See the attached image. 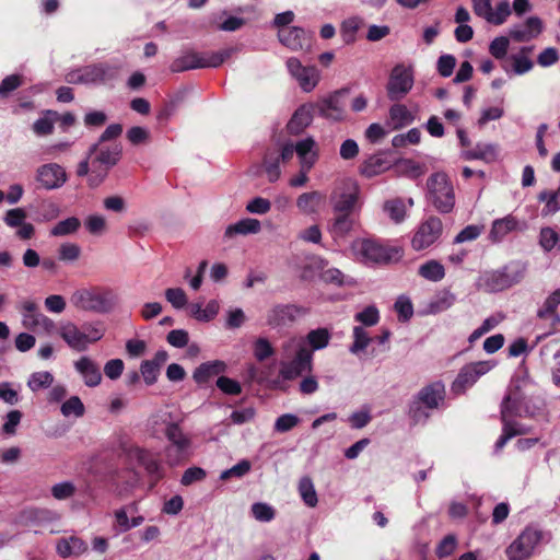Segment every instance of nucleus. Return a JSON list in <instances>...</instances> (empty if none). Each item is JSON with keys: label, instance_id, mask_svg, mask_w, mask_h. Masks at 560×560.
Masks as SVG:
<instances>
[{"label": "nucleus", "instance_id": "nucleus-14", "mask_svg": "<svg viewBox=\"0 0 560 560\" xmlns=\"http://www.w3.org/2000/svg\"><path fill=\"white\" fill-rule=\"evenodd\" d=\"M533 408L529 406L526 396L518 385L512 387L505 396L501 406V419L514 421V418L532 417Z\"/></svg>", "mask_w": 560, "mask_h": 560}, {"label": "nucleus", "instance_id": "nucleus-48", "mask_svg": "<svg viewBox=\"0 0 560 560\" xmlns=\"http://www.w3.org/2000/svg\"><path fill=\"white\" fill-rule=\"evenodd\" d=\"M328 266V261L320 256H310L306 258V262L303 267L302 277L307 279L313 277L315 273H322Z\"/></svg>", "mask_w": 560, "mask_h": 560}, {"label": "nucleus", "instance_id": "nucleus-30", "mask_svg": "<svg viewBox=\"0 0 560 560\" xmlns=\"http://www.w3.org/2000/svg\"><path fill=\"white\" fill-rule=\"evenodd\" d=\"M390 168V162L384 153H377L369 156L360 166V174L371 178L377 176Z\"/></svg>", "mask_w": 560, "mask_h": 560}, {"label": "nucleus", "instance_id": "nucleus-25", "mask_svg": "<svg viewBox=\"0 0 560 560\" xmlns=\"http://www.w3.org/2000/svg\"><path fill=\"white\" fill-rule=\"evenodd\" d=\"M88 550V544L78 536L62 537L56 541V552L59 557L67 559L80 557Z\"/></svg>", "mask_w": 560, "mask_h": 560}, {"label": "nucleus", "instance_id": "nucleus-49", "mask_svg": "<svg viewBox=\"0 0 560 560\" xmlns=\"http://www.w3.org/2000/svg\"><path fill=\"white\" fill-rule=\"evenodd\" d=\"M320 279L330 284L336 285H350L353 283V280L347 276H345L339 269L337 268H325V270L320 273Z\"/></svg>", "mask_w": 560, "mask_h": 560}, {"label": "nucleus", "instance_id": "nucleus-15", "mask_svg": "<svg viewBox=\"0 0 560 560\" xmlns=\"http://www.w3.org/2000/svg\"><path fill=\"white\" fill-rule=\"evenodd\" d=\"M289 74L298 82L302 91L310 93L318 84L320 72L315 66H304L296 57H290L285 61Z\"/></svg>", "mask_w": 560, "mask_h": 560}, {"label": "nucleus", "instance_id": "nucleus-31", "mask_svg": "<svg viewBox=\"0 0 560 560\" xmlns=\"http://www.w3.org/2000/svg\"><path fill=\"white\" fill-rule=\"evenodd\" d=\"M444 395V385L441 382H434L424 386L418 393V400L428 408H438L440 402L443 401Z\"/></svg>", "mask_w": 560, "mask_h": 560}, {"label": "nucleus", "instance_id": "nucleus-32", "mask_svg": "<svg viewBox=\"0 0 560 560\" xmlns=\"http://www.w3.org/2000/svg\"><path fill=\"white\" fill-rule=\"evenodd\" d=\"M261 231V223L257 219L245 218L234 224L226 226L224 231L225 238H232L235 235L258 234Z\"/></svg>", "mask_w": 560, "mask_h": 560}, {"label": "nucleus", "instance_id": "nucleus-11", "mask_svg": "<svg viewBox=\"0 0 560 560\" xmlns=\"http://www.w3.org/2000/svg\"><path fill=\"white\" fill-rule=\"evenodd\" d=\"M22 315V325L30 330L50 336L56 330L55 322L43 314L38 305L32 300H25L19 305Z\"/></svg>", "mask_w": 560, "mask_h": 560}, {"label": "nucleus", "instance_id": "nucleus-20", "mask_svg": "<svg viewBox=\"0 0 560 560\" xmlns=\"http://www.w3.org/2000/svg\"><path fill=\"white\" fill-rule=\"evenodd\" d=\"M67 178L65 168L57 163L43 164L36 170V180L47 190L60 188Z\"/></svg>", "mask_w": 560, "mask_h": 560}, {"label": "nucleus", "instance_id": "nucleus-51", "mask_svg": "<svg viewBox=\"0 0 560 560\" xmlns=\"http://www.w3.org/2000/svg\"><path fill=\"white\" fill-rule=\"evenodd\" d=\"M397 168L399 174L410 178H418L424 173V167L410 159L400 160Z\"/></svg>", "mask_w": 560, "mask_h": 560}, {"label": "nucleus", "instance_id": "nucleus-9", "mask_svg": "<svg viewBox=\"0 0 560 560\" xmlns=\"http://www.w3.org/2000/svg\"><path fill=\"white\" fill-rule=\"evenodd\" d=\"M525 273L524 266L505 267L502 270L487 271L478 280V287L487 292H498L520 282Z\"/></svg>", "mask_w": 560, "mask_h": 560}, {"label": "nucleus", "instance_id": "nucleus-54", "mask_svg": "<svg viewBox=\"0 0 560 560\" xmlns=\"http://www.w3.org/2000/svg\"><path fill=\"white\" fill-rule=\"evenodd\" d=\"M84 225L86 230L93 235H102L107 230L106 219L102 214L89 215L84 221Z\"/></svg>", "mask_w": 560, "mask_h": 560}, {"label": "nucleus", "instance_id": "nucleus-23", "mask_svg": "<svg viewBox=\"0 0 560 560\" xmlns=\"http://www.w3.org/2000/svg\"><path fill=\"white\" fill-rule=\"evenodd\" d=\"M318 114L329 120L339 121L345 116V102L342 101V92L338 91L328 97L314 104Z\"/></svg>", "mask_w": 560, "mask_h": 560}, {"label": "nucleus", "instance_id": "nucleus-59", "mask_svg": "<svg viewBox=\"0 0 560 560\" xmlns=\"http://www.w3.org/2000/svg\"><path fill=\"white\" fill-rule=\"evenodd\" d=\"M235 52H236V48H234V47L224 48L220 51L207 52V57H208L207 67L208 68H217V67L221 66L225 60L231 58L232 55Z\"/></svg>", "mask_w": 560, "mask_h": 560}, {"label": "nucleus", "instance_id": "nucleus-12", "mask_svg": "<svg viewBox=\"0 0 560 560\" xmlns=\"http://www.w3.org/2000/svg\"><path fill=\"white\" fill-rule=\"evenodd\" d=\"M119 456L129 465L143 467L151 476H160V464L154 455L131 442L120 443Z\"/></svg>", "mask_w": 560, "mask_h": 560}, {"label": "nucleus", "instance_id": "nucleus-64", "mask_svg": "<svg viewBox=\"0 0 560 560\" xmlns=\"http://www.w3.org/2000/svg\"><path fill=\"white\" fill-rule=\"evenodd\" d=\"M510 40L508 37L500 36L495 37L489 46L490 54L497 58L502 59L505 57L509 49Z\"/></svg>", "mask_w": 560, "mask_h": 560}, {"label": "nucleus", "instance_id": "nucleus-45", "mask_svg": "<svg viewBox=\"0 0 560 560\" xmlns=\"http://www.w3.org/2000/svg\"><path fill=\"white\" fill-rule=\"evenodd\" d=\"M510 14V3L508 1H502L497 5L494 10L491 8L489 13H487L483 19L491 24L501 25L506 21Z\"/></svg>", "mask_w": 560, "mask_h": 560}, {"label": "nucleus", "instance_id": "nucleus-29", "mask_svg": "<svg viewBox=\"0 0 560 560\" xmlns=\"http://www.w3.org/2000/svg\"><path fill=\"white\" fill-rule=\"evenodd\" d=\"M226 364L221 360L209 361L200 364L192 374L194 381L199 384H206L214 376L220 375L225 372Z\"/></svg>", "mask_w": 560, "mask_h": 560}, {"label": "nucleus", "instance_id": "nucleus-43", "mask_svg": "<svg viewBox=\"0 0 560 560\" xmlns=\"http://www.w3.org/2000/svg\"><path fill=\"white\" fill-rule=\"evenodd\" d=\"M371 341H372V339H371L369 332L362 326H354L353 327V342L350 346L349 351L352 354H359L360 352L364 351L369 347Z\"/></svg>", "mask_w": 560, "mask_h": 560}, {"label": "nucleus", "instance_id": "nucleus-4", "mask_svg": "<svg viewBox=\"0 0 560 560\" xmlns=\"http://www.w3.org/2000/svg\"><path fill=\"white\" fill-rule=\"evenodd\" d=\"M91 175L89 185L96 187L107 177L108 172L121 159L122 148L119 143H94L90 147Z\"/></svg>", "mask_w": 560, "mask_h": 560}, {"label": "nucleus", "instance_id": "nucleus-63", "mask_svg": "<svg viewBox=\"0 0 560 560\" xmlns=\"http://www.w3.org/2000/svg\"><path fill=\"white\" fill-rule=\"evenodd\" d=\"M75 492V487L70 481L56 483L51 487V494L57 500H66L71 498Z\"/></svg>", "mask_w": 560, "mask_h": 560}, {"label": "nucleus", "instance_id": "nucleus-37", "mask_svg": "<svg viewBox=\"0 0 560 560\" xmlns=\"http://www.w3.org/2000/svg\"><path fill=\"white\" fill-rule=\"evenodd\" d=\"M503 432L495 443V451H500L512 438L528 433V429L516 421L502 420Z\"/></svg>", "mask_w": 560, "mask_h": 560}, {"label": "nucleus", "instance_id": "nucleus-36", "mask_svg": "<svg viewBox=\"0 0 560 560\" xmlns=\"http://www.w3.org/2000/svg\"><path fill=\"white\" fill-rule=\"evenodd\" d=\"M261 167L267 176L268 182H277L281 176L280 156L278 155V152L273 150L266 151Z\"/></svg>", "mask_w": 560, "mask_h": 560}, {"label": "nucleus", "instance_id": "nucleus-52", "mask_svg": "<svg viewBox=\"0 0 560 560\" xmlns=\"http://www.w3.org/2000/svg\"><path fill=\"white\" fill-rule=\"evenodd\" d=\"M362 25V20L360 18H350L346 20L341 25V35L346 44H351L355 39V33Z\"/></svg>", "mask_w": 560, "mask_h": 560}, {"label": "nucleus", "instance_id": "nucleus-58", "mask_svg": "<svg viewBox=\"0 0 560 560\" xmlns=\"http://www.w3.org/2000/svg\"><path fill=\"white\" fill-rule=\"evenodd\" d=\"M136 504L122 506L114 512L115 527L120 532L125 533L130 530L128 511L136 510Z\"/></svg>", "mask_w": 560, "mask_h": 560}, {"label": "nucleus", "instance_id": "nucleus-10", "mask_svg": "<svg viewBox=\"0 0 560 560\" xmlns=\"http://www.w3.org/2000/svg\"><path fill=\"white\" fill-rule=\"evenodd\" d=\"M360 186L352 178L339 180L330 196L335 212H352L359 203Z\"/></svg>", "mask_w": 560, "mask_h": 560}, {"label": "nucleus", "instance_id": "nucleus-55", "mask_svg": "<svg viewBox=\"0 0 560 560\" xmlns=\"http://www.w3.org/2000/svg\"><path fill=\"white\" fill-rule=\"evenodd\" d=\"M539 243L545 250L550 252L560 244V236L552 228H544L540 231Z\"/></svg>", "mask_w": 560, "mask_h": 560}, {"label": "nucleus", "instance_id": "nucleus-7", "mask_svg": "<svg viewBox=\"0 0 560 560\" xmlns=\"http://www.w3.org/2000/svg\"><path fill=\"white\" fill-rule=\"evenodd\" d=\"M164 434L168 441L165 448L166 462L171 466H176L187 459L192 454V439L176 422H167Z\"/></svg>", "mask_w": 560, "mask_h": 560}, {"label": "nucleus", "instance_id": "nucleus-3", "mask_svg": "<svg viewBox=\"0 0 560 560\" xmlns=\"http://www.w3.org/2000/svg\"><path fill=\"white\" fill-rule=\"evenodd\" d=\"M57 331L70 349L81 352L104 337L105 327L101 322H85L79 326L66 320L59 324Z\"/></svg>", "mask_w": 560, "mask_h": 560}, {"label": "nucleus", "instance_id": "nucleus-22", "mask_svg": "<svg viewBox=\"0 0 560 560\" xmlns=\"http://www.w3.org/2000/svg\"><path fill=\"white\" fill-rule=\"evenodd\" d=\"M207 52H198L194 49L183 50L170 66L172 72H184L192 69L208 68Z\"/></svg>", "mask_w": 560, "mask_h": 560}, {"label": "nucleus", "instance_id": "nucleus-40", "mask_svg": "<svg viewBox=\"0 0 560 560\" xmlns=\"http://www.w3.org/2000/svg\"><path fill=\"white\" fill-rule=\"evenodd\" d=\"M389 117L394 124V129L402 128L413 121L412 114L401 104H396L390 107Z\"/></svg>", "mask_w": 560, "mask_h": 560}, {"label": "nucleus", "instance_id": "nucleus-8", "mask_svg": "<svg viewBox=\"0 0 560 560\" xmlns=\"http://www.w3.org/2000/svg\"><path fill=\"white\" fill-rule=\"evenodd\" d=\"M550 533H545L536 527H526L520 536L508 547L506 555L510 560H524L532 556L535 548L541 541H549Z\"/></svg>", "mask_w": 560, "mask_h": 560}, {"label": "nucleus", "instance_id": "nucleus-47", "mask_svg": "<svg viewBox=\"0 0 560 560\" xmlns=\"http://www.w3.org/2000/svg\"><path fill=\"white\" fill-rule=\"evenodd\" d=\"M60 411L63 417H75L80 418L84 415L85 408L80 397L71 396L60 407Z\"/></svg>", "mask_w": 560, "mask_h": 560}, {"label": "nucleus", "instance_id": "nucleus-50", "mask_svg": "<svg viewBox=\"0 0 560 560\" xmlns=\"http://www.w3.org/2000/svg\"><path fill=\"white\" fill-rule=\"evenodd\" d=\"M80 228V220L75 217L68 218L58 222L51 230L50 235L52 236H65L72 234Z\"/></svg>", "mask_w": 560, "mask_h": 560}, {"label": "nucleus", "instance_id": "nucleus-16", "mask_svg": "<svg viewBox=\"0 0 560 560\" xmlns=\"http://www.w3.org/2000/svg\"><path fill=\"white\" fill-rule=\"evenodd\" d=\"M443 223L438 217H429L416 230L411 246L415 250H423L432 246L442 235Z\"/></svg>", "mask_w": 560, "mask_h": 560}, {"label": "nucleus", "instance_id": "nucleus-57", "mask_svg": "<svg viewBox=\"0 0 560 560\" xmlns=\"http://www.w3.org/2000/svg\"><path fill=\"white\" fill-rule=\"evenodd\" d=\"M252 514L255 520L267 523L275 518L276 512L271 505L257 502L252 505Z\"/></svg>", "mask_w": 560, "mask_h": 560}, {"label": "nucleus", "instance_id": "nucleus-42", "mask_svg": "<svg viewBox=\"0 0 560 560\" xmlns=\"http://www.w3.org/2000/svg\"><path fill=\"white\" fill-rule=\"evenodd\" d=\"M299 493L303 502L310 506L315 508L318 503L317 493L314 483L310 477L301 478L299 482Z\"/></svg>", "mask_w": 560, "mask_h": 560}, {"label": "nucleus", "instance_id": "nucleus-41", "mask_svg": "<svg viewBox=\"0 0 560 560\" xmlns=\"http://www.w3.org/2000/svg\"><path fill=\"white\" fill-rule=\"evenodd\" d=\"M54 375L48 371L34 372L27 380V387L32 392L49 388L54 383Z\"/></svg>", "mask_w": 560, "mask_h": 560}, {"label": "nucleus", "instance_id": "nucleus-62", "mask_svg": "<svg viewBox=\"0 0 560 560\" xmlns=\"http://www.w3.org/2000/svg\"><path fill=\"white\" fill-rule=\"evenodd\" d=\"M357 322L365 326H374L378 323L380 314L375 306L371 305L365 307L362 312H359L354 316Z\"/></svg>", "mask_w": 560, "mask_h": 560}, {"label": "nucleus", "instance_id": "nucleus-2", "mask_svg": "<svg viewBox=\"0 0 560 560\" xmlns=\"http://www.w3.org/2000/svg\"><path fill=\"white\" fill-rule=\"evenodd\" d=\"M70 302L78 311L108 314L116 307L118 296L110 288L91 285L74 290Z\"/></svg>", "mask_w": 560, "mask_h": 560}, {"label": "nucleus", "instance_id": "nucleus-6", "mask_svg": "<svg viewBox=\"0 0 560 560\" xmlns=\"http://www.w3.org/2000/svg\"><path fill=\"white\" fill-rule=\"evenodd\" d=\"M427 198L441 213H448L453 210L455 191L445 173H434L427 179Z\"/></svg>", "mask_w": 560, "mask_h": 560}, {"label": "nucleus", "instance_id": "nucleus-56", "mask_svg": "<svg viewBox=\"0 0 560 560\" xmlns=\"http://www.w3.org/2000/svg\"><path fill=\"white\" fill-rule=\"evenodd\" d=\"M253 350H254V357L259 362L267 360L275 353V349H273L272 345L269 342L268 339L262 338V337L258 338L254 342Z\"/></svg>", "mask_w": 560, "mask_h": 560}, {"label": "nucleus", "instance_id": "nucleus-26", "mask_svg": "<svg viewBox=\"0 0 560 560\" xmlns=\"http://www.w3.org/2000/svg\"><path fill=\"white\" fill-rule=\"evenodd\" d=\"M74 368L89 387L97 386L102 381L100 366L89 357H82L74 362Z\"/></svg>", "mask_w": 560, "mask_h": 560}, {"label": "nucleus", "instance_id": "nucleus-38", "mask_svg": "<svg viewBox=\"0 0 560 560\" xmlns=\"http://www.w3.org/2000/svg\"><path fill=\"white\" fill-rule=\"evenodd\" d=\"M336 218L331 224L330 232L334 237H345L354 226V219L351 212H335Z\"/></svg>", "mask_w": 560, "mask_h": 560}, {"label": "nucleus", "instance_id": "nucleus-33", "mask_svg": "<svg viewBox=\"0 0 560 560\" xmlns=\"http://www.w3.org/2000/svg\"><path fill=\"white\" fill-rule=\"evenodd\" d=\"M324 201L325 195L320 191H308L298 197L296 207L304 214H313L318 212Z\"/></svg>", "mask_w": 560, "mask_h": 560}, {"label": "nucleus", "instance_id": "nucleus-1", "mask_svg": "<svg viewBox=\"0 0 560 560\" xmlns=\"http://www.w3.org/2000/svg\"><path fill=\"white\" fill-rule=\"evenodd\" d=\"M313 370L312 350L306 347L302 336H291L281 345L279 375L292 381Z\"/></svg>", "mask_w": 560, "mask_h": 560}, {"label": "nucleus", "instance_id": "nucleus-19", "mask_svg": "<svg viewBox=\"0 0 560 560\" xmlns=\"http://www.w3.org/2000/svg\"><path fill=\"white\" fill-rule=\"evenodd\" d=\"M558 305H560V288L551 292L545 299L542 305L537 310V318L545 322L550 327V331L544 336H539L537 338L538 340L550 335L556 327L560 325V314L557 311Z\"/></svg>", "mask_w": 560, "mask_h": 560}, {"label": "nucleus", "instance_id": "nucleus-61", "mask_svg": "<svg viewBox=\"0 0 560 560\" xmlns=\"http://www.w3.org/2000/svg\"><path fill=\"white\" fill-rule=\"evenodd\" d=\"M299 423L300 419L298 416L293 413H284L277 418L275 422V431L279 433H285L295 428Z\"/></svg>", "mask_w": 560, "mask_h": 560}, {"label": "nucleus", "instance_id": "nucleus-24", "mask_svg": "<svg viewBox=\"0 0 560 560\" xmlns=\"http://www.w3.org/2000/svg\"><path fill=\"white\" fill-rule=\"evenodd\" d=\"M119 67L109 63H98L85 67V82L88 84H108L116 80Z\"/></svg>", "mask_w": 560, "mask_h": 560}, {"label": "nucleus", "instance_id": "nucleus-44", "mask_svg": "<svg viewBox=\"0 0 560 560\" xmlns=\"http://www.w3.org/2000/svg\"><path fill=\"white\" fill-rule=\"evenodd\" d=\"M383 209L395 223H400L406 218V206L399 198L387 200Z\"/></svg>", "mask_w": 560, "mask_h": 560}, {"label": "nucleus", "instance_id": "nucleus-17", "mask_svg": "<svg viewBox=\"0 0 560 560\" xmlns=\"http://www.w3.org/2000/svg\"><path fill=\"white\" fill-rule=\"evenodd\" d=\"M494 364L491 361H479L465 365L453 383L455 392H463L472 386L479 377L488 373Z\"/></svg>", "mask_w": 560, "mask_h": 560}, {"label": "nucleus", "instance_id": "nucleus-60", "mask_svg": "<svg viewBox=\"0 0 560 560\" xmlns=\"http://www.w3.org/2000/svg\"><path fill=\"white\" fill-rule=\"evenodd\" d=\"M81 248L74 243H63L58 249L59 259L62 261L72 262L79 259Z\"/></svg>", "mask_w": 560, "mask_h": 560}, {"label": "nucleus", "instance_id": "nucleus-18", "mask_svg": "<svg viewBox=\"0 0 560 560\" xmlns=\"http://www.w3.org/2000/svg\"><path fill=\"white\" fill-rule=\"evenodd\" d=\"M305 314V310L294 304H278L267 313V324L273 328L284 327Z\"/></svg>", "mask_w": 560, "mask_h": 560}, {"label": "nucleus", "instance_id": "nucleus-53", "mask_svg": "<svg viewBox=\"0 0 560 560\" xmlns=\"http://www.w3.org/2000/svg\"><path fill=\"white\" fill-rule=\"evenodd\" d=\"M456 296L451 291L441 292L433 302H431L430 307L434 313H440L448 310L455 303Z\"/></svg>", "mask_w": 560, "mask_h": 560}, {"label": "nucleus", "instance_id": "nucleus-35", "mask_svg": "<svg viewBox=\"0 0 560 560\" xmlns=\"http://www.w3.org/2000/svg\"><path fill=\"white\" fill-rule=\"evenodd\" d=\"M302 339L306 341V347L312 350L313 354L314 351L325 349L329 345L331 334L327 328H316L302 336Z\"/></svg>", "mask_w": 560, "mask_h": 560}, {"label": "nucleus", "instance_id": "nucleus-21", "mask_svg": "<svg viewBox=\"0 0 560 560\" xmlns=\"http://www.w3.org/2000/svg\"><path fill=\"white\" fill-rule=\"evenodd\" d=\"M278 38L282 45L293 51H308L311 49V36L301 27L280 28Z\"/></svg>", "mask_w": 560, "mask_h": 560}, {"label": "nucleus", "instance_id": "nucleus-46", "mask_svg": "<svg viewBox=\"0 0 560 560\" xmlns=\"http://www.w3.org/2000/svg\"><path fill=\"white\" fill-rule=\"evenodd\" d=\"M56 118H58L57 113L50 110L47 112L44 117L38 118L33 124L34 132L39 137L51 135Z\"/></svg>", "mask_w": 560, "mask_h": 560}, {"label": "nucleus", "instance_id": "nucleus-5", "mask_svg": "<svg viewBox=\"0 0 560 560\" xmlns=\"http://www.w3.org/2000/svg\"><path fill=\"white\" fill-rule=\"evenodd\" d=\"M350 250L353 258L364 265L387 264L401 257L399 248L385 246L373 238L354 240Z\"/></svg>", "mask_w": 560, "mask_h": 560}, {"label": "nucleus", "instance_id": "nucleus-39", "mask_svg": "<svg viewBox=\"0 0 560 560\" xmlns=\"http://www.w3.org/2000/svg\"><path fill=\"white\" fill-rule=\"evenodd\" d=\"M418 273L425 280L438 282L445 277V269L440 261L432 259L422 264Z\"/></svg>", "mask_w": 560, "mask_h": 560}, {"label": "nucleus", "instance_id": "nucleus-27", "mask_svg": "<svg viewBox=\"0 0 560 560\" xmlns=\"http://www.w3.org/2000/svg\"><path fill=\"white\" fill-rule=\"evenodd\" d=\"M314 104H304L300 106L287 125V129L291 135H300L313 121L315 110Z\"/></svg>", "mask_w": 560, "mask_h": 560}, {"label": "nucleus", "instance_id": "nucleus-28", "mask_svg": "<svg viewBox=\"0 0 560 560\" xmlns=\"http://www.w3.org/2000/svg\"><path fill=\"white\" fill-rule=\"evenodd\" d=\"M294 147L300 160V166L304 170H311L318 159V153L315 150V140L312 137H307L296 142Z\"/></svg>", "mask_w": 560, "mask_h": 560}, {"label": "nucleus", "instance_id": "nucleus-34", "mask_svg": "<svg viewBox=\"0 0 560 560\" xmlns=\"http://www.w3.org/2000/svg\"><path fill=\"white\" fill-rule=\"evenodd\" d=\"M518 220L509 214L502 219H497L493 221L491 230H490V238L494 242H500L503 240L509 233L518 229Z\"/></svg>", "mask_w": 560, "mask_h": 560}, {"label": "nucleus", "instance_id": "nucleus-13", "mask_svg": "<svg viewBox=\"0 0 560 560\" xmlns=\"http://www.w3.org/2000/svg\"><path fill=\"white\" fill-rule=\"evenodd\" d=\"M413 70L411 66L396 65L389 74L387 82V95L392 101L405 97L413 86Z\"/></svg>", "mask_w": 560, "mask_h": 560}]
</instances>
